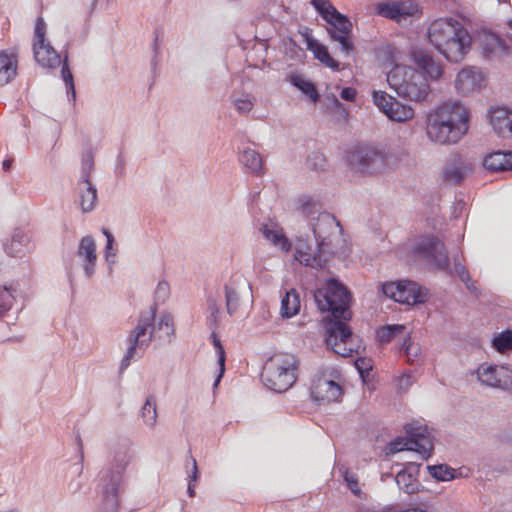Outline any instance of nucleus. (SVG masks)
<instances>
[{"label":"nucleus","instance_id":"nucleus-17","mask_svg":"<svg viewBox=\"0 0 512 512\" xmlns=\"http://www.w3.org/2000/svg\"><path fill=\"white\" fill-rule=\"evenodd\" d=\"M485 85V76L480 68L466 66L459 71L455 79V88L462 95H469Z\"/></svg>","mask_w":512,"mask_h":512},{"label":"nucleus","instance_id":"nucleus-64","mask_svg":"<svg viewBox=\"0 0 512 512\" xmlns=\"http://www.w3.org/2000/svg\"><path fill=\"white\" fill-rule=\"evenodd\" d=\"M7 341H21L19 337L8 338Z\"/></svg>","mask_w":512,"mask_h":512},{"label":"nucleus","instance_id":"nucleus-54","mask_svg":"<svg viewBox=\"0 0 512 512\" xmlns=\"http://www.w3.org/2000/svg\"><path fill=\"white\" fill-rule=\"evenodd\" d=\"M355 367L358 370L360 376L364 379L365 375H368L372 369L371 360L367 358H358L355 361Z\"/></svg>","mask_w":512,"mask_h":512},{"label":"nucleus","instance_id":"nucleus-15","mask_svg":"<svg viewBox=\"0 0 512 512\" xmlns=\"http://www.w3.org/2000/svg\"><path fill=\"white\" fill-rule=\"evenodd\" d=\"M121 485L120 473L107 472L99 482L101 494L100 512H118V493Z\"/></svg>","mask_w":512,"mask_h":512},{"label":"nucleus","instance_id":"nucleus-41","mask_svg":"<svg viewBox=\"0 0 512 512\" xmlns=\"http://www.w3.org/2000/svg\"><path fill=\"white\" fill-rule=\"evenodd\" d=\"M130 460H131V455L129 453V449L127 447H121L119 449V451H117L114 455V463H115L117 469L116 470L107 469V470L103 471L101 474L100 480L102 479L104 474L107 472L120 473V477L122 478V472L125 470V468L129 464Z\"/></svg>","mask_w":512,"mask_h":512},{"label":"nucleus","instance_id":"nucleus-16","mask_svg":"<svg viewBox=\"0 0 512 512\" xmlns=\"http://www.w3.org/2000/svg\"><path fill=\"white\" fill-rule=\"evenodd\" d=\"M352 332L343 321H334L326 328V343L338 355L352 356V348L346 346Z\"/></svg>","mask_w":512,"mask_h":512},{"label":"nucleus","instance_id":"nucleus-51","mask_svg":"<svg viewBox=\"0 0 512 512\" xmlns=\"http://www.w3.org/2000/svg\"><path fill=\"white\" fill-rule=\"evenodd\" d=\"M319 208V204L317 201L312 199L311 197H303L301 199V212L305 216H310L313 213L317 212Z\"/></svg>","mask_w":512,"mask_h":512},{"label":"nucleus","instance_id":"nucleus-57","mask_svg":"<svg viewBox=\"0 0 512 512\" xmlns=\"http://www.w3.org/2000/svg\"><path fill=\"white\" fill-rule=\"evenodd\" d=\"M116 174L118 176H123L125 174V161L120 155L117 157Z\"/></svg>","mask_w":512,"mask_h":512},{"label":"nucleus","instance_id":"nucleus-5","mask_svg":"<svg viewBox=\"0 0 512 512\" xmlns=\"http://www.w3.org/2000/svg\"><path fill=\"white\" fill-rule=\"evenodd\" d=\"M34 58L43 68L55 69L62 64L61 77L66 85L67 95L71 94L75 100L76 91L74 86L73 75L68 66V56L64 55L62 60L60 54L56 52L53 46L45 42V23L41 17L37 18L35 24V40L33 43Z\"/></svg>","mask_w":512,"mask_h":512},{"label":"nucleus","instance_id":"nucleus-47","mask_svg":"<svg viewBox=\"0 0 512 512\" xmlns=\"http://www.w3.org/2000/svg\"><path fill=\"white\" fill-rule=\"evenodd\" d=\"M102 233L106 237L105 259L112 265L115 263L117 255V249L114 247L115 238L113 234L106 228H102Z\"/></svg>","mask_w":512,"mask_h":512},{"label":"nucleus","instance_id":"nucleus-38","mask_svg":"<svg viewBox=\"0 0 512 512\" xmlns=\"http://www.w3.org/2000/svg\"><path fill=\"white\" fill-rule=\"evenodd\" d=\"M405 329V325L402 324L385 325L377 330V339L380 343H388L401 335Z\"/></svg>","mask_w":512,"mask_h":512},{"label":"nucleus","instance_id":"nucleus-46","mask_svg":"<svg viewBox=\"0 0 512 512\" xmlns=\"http://www.w3.org/2000/svg\"><path fill=\"white\" fill-rule=\"evenodd\" d=\"M207 309L209 312V315L207 316V323L209 327L217 326L219 322L220 308L217 299L212 295L207 296Z\"/></svg>","mask_w":512,"mask_h":512},{"label":"nucleus","instance_id":"nucleus-27","mask_svg":"<svg viewBox=\"0 0 512 512\" xmlns=\"http://www.w3.org/2000/svg\"><path fill=\"white\" fill-rule=\"evenodd\" d=\"M80 207L87 213L94 209L97 200V190L90 180H80L78 183Z\"/></svg>","mask_w":512,"mask_h":512},{"label":"nucleus","instance_id":"nucleus-39","mask_svg":"<svg viewBox=\"0 0 512 512\" xmlns=\"http://www.w3.org/2000/svg\"><path fill=\"white\" fill-rule=\"evenodd\" d=\"M427 470L437 481H450L455 478V470L447 464L429 465Z\"/></svg>","mask_w":512,"mask_h":512},{"label":"nucleus","instance_id":"nucleus-31","mask_svg":"<svg viewBox=\"0 0 512 512\" xmlns=\"http://www.w3.org/2000/svg\"><path fill=\"white\" fill-rule=\"evenodd\" d=\"M260 232L264 238L271 242L276 247H279L282 251L288 252L291 248V243L287 237L282 233V229L277 226L262 225Z\"/></svg>","mask_w":512,"mask_h":512},{"label":"nucleus","instance_id":"nucleus-13","mask_svg":"<svg viewBox=\"0 0 512 512\" xmlns=\"http://www.w3.org/2000/svg\"><path fill=\"white\" fill-rule=\"evenodd\" d=\"M382 291L388 298L407 305L422 304L428 298L427 289L409 280L386 282L382 284Z\"/></svg>","mask_w":512,"mask_h":512},{"label":"nucleus","instance_id":"nucleus-11","mask_svg":"<svg viewBox=\"0 0 512 512\" xmlns=\"http://www.w3.org/2000/svg\"><path fill=\"white\" fill-rule=\"evenodd\" d=\"M351 169L365 175H378L388 168V155L371 145L357 146L349 156Z\"/></svg>","mask_w":512,"mask_h":512},{"label":"nucleus","instance_id":"nucleus-36","mask_svg":"<svg viewBox=\"0 0 512 512\" xmlns=\"http://www.w3.org/2000/svg\"><path fill=\"white\" fill-rule=\"evenodd\" d=\"M290 82L302 93L307 95L313 102H317L319 100V94L315 85L312 82L306 80L301 75H291Z\"/></svg>","mask_w":512,"mask_h":512},{"label":"nucleus","instance_id":"nucleus-37","mask_svg":"<svg viewBox=\"0 0 512 512\" xmlns=\"http://www.w3.org/2000/svg\"><path fill=\"white\" fill-rule=\"evenodd\" d=\"M141 418L144 423L150 427L154 428L157 420V409H156V401L153 396L147 397L145 403L143 404L141 411Z\"/></svg>","mask_w":512,"mask_h":512},{"label":"nucleus","instance_id":"nucleus-30","mask_svg":"<svg viewBox=\"0 0 512 512\" xmlns=\"http://www.w3.org/2000/svg\"><path fill=\"white\" fill-rule=\"evenodd\" d=\"M300 295L294 288L285 292L281 300L280 313L283 318H291L300 311Z\"/></svg>","mask_w":512,"mask_h":512},{"label":"nucleus","instance_id":"nucleus-19","mask_svg":"<svg viewBox=\"0 0 512 512\" xmlns=\"http://www.w3.org/2000/svg\"><path fill=\"white\" fill-rule=\"evenodd\" d=\"M376 10L380 16L401 22L414 15L418 5L414 1H392L379 3Z\"/></svg>","mask_w":512,"mask_h":512},{"label":"nucleus","instance_id":"nucleus-49","mask_svg":"<svg viewBox=\"0 0 512 512\" xmlns=\"http://www.w3.org/2000/svg\"><path fill=\"white\" fill-rule=\"evenodd\" d=\"M170 287L166 281H159L155 290V301L157 304H163L169 298Z\"/></svg>","mask_w":512,"mask_h":512},{"label":"nucleus","instance_id":"nucleus-45","mask_svg":"<svg viewBox=\"0 0 512 512\" xmlns=\"http://www.w3.org/2000/svg\"><path fill=\"white\" fill-rule=\"evenodd\" d=\"M492 343L493 347L499 352L512 349V331L509 329L502 331L493 339Z\"/></svg>","mask_w":512,"mask_h":512},{"label":"nucleus","instance_id":"nucleus-34","mask_svg":"<svg viewBox=\"0 0 512 512\" xmlns=\"http://www.w3.org/2000/svg\"><path fill=\"white\" fill-rule=\"evenodd\" d=\"M308 50L312 51L314 57L321 63H323L325 66L333 70L339 69V63L331 57V55L328 52V49L318 41L310 40L308 42Z\"/></svg>","mask_w":512,"mask_h":512},{"label":"nucleus","instance_id":"nucleus-52","mask_svg":"<svg viewBox=\"0 0 512 512\" xmlns=\"http://www.w3.org/2000/svg\"><path fill=\"white\" fill-rule=\"evenodd\" d=\"M254 106L251 98L248 96L244 98H237L234 100V107L239 113H249Z\"/></svg>","mask_w":512,"mask_h":512},{"label":"nucleus","instance_id":"nucleus-24","mask_svg":"<svg viewBox=\"0 0 512 512\" xmlns=\"http://www.w3.org/2000/svg\"><path fill=\"white\" fill-rule=\"evenodd\" d=\"M490 124L493 130L500 136L511 135L512 111L503 107L492 108L489 111Z\"/></svg>","mask_w":512,"mask_h":512},{"label":"nucleus","instance_id":"nucleus-50","mask_svg":"<svg viewBox=\"0 0 512 512\" xmlns=\"http://www.w3.org/2000/svg\"><path fill=\"white\" fill-rule=\"evenodd\" d=\"M344 480H345L347 486L349 487L350 491L355 496H358V497L361 496L362 491L359 487V481H358L357 474L349 472V471H345Z\"/></svg>","mask_w":512,"mask_h":512},{"label":"nucleus","instance_id":"nucleus-43","mask_svg":"<svg viewBox=\"0 0 512 512\" xmlns=\"http://www.w3.org/2000/svg\"><path fill=\"white\" fill-rule=\"evenodd\" d=\"M400 350L404 352L407 361L410 363L418 360L421 355L419 344L412 342L409 334L405 336Z\"/></svg>","mask_w":512,"mask_h":512},{"label":"nucleus","instance_id":"nucleus-18","mask_svg":"<svg viewBox=\"0 0 512 512\" xmlns=\"http://www.w3.org/2000/svg\"><path fill=\"white\" fill-rule=\"evenodd\" d=\"M477 378L481 384L505 389L511 383L510 371L504 367L482 364L477 369Z\"/></svg>","mask_w":512,"mask_h":512},{"label":"nucleus","instance_id":"nucleus-4","mask_svg":"<svg viewBox=\"0 0 512 512\" xmlns=\"http://www.w3.org/2000/svg\"><path fill=\"white\" fill-rule=\"evenodd\" d=\"M387 82L399 97L409 101H424L430 93L425 74L410 66L393 67L387 74Z\"/></svg>","mask_w":512,"mask_h":512},{"label":"nucleus","instance_id":"nucleus-63","mask_svg":"<svg viewBox=\"0 0 512 512\" xmlns=\"http://www.w3.org/2000/svg\"><path fill=\"white\" fill-rule=\"evenodd\" d=\"M153 49H154V52H155V55H156L157 51H158L157 37L154 40Z\"/></svg>","mask_w":512,"mask_h":512},{"label":"nucleus","instance_id":"nucleus-8","mask_svg":"<svg viewBox=\"0 0 512 512\" xmlns=\"http://www.w3.org/2000/svg\"><path fill=\"white\" fill-rule=\"evenodd\" d=\"M313 297L321 312L331 313L337 321L350 319L352 297L349 290L338 280L328 279L323 287L315 290Z\"/></svg>","mask_w":512,"mask_h":512},{"label":"nucleus","instance_id":"nucleus-1","mask_svg":"<svg viewBox=\"0 0 512 512\" xmlns=\"http://www.w3.org/2000/svg\"><path fill=\"white\" fill-rule=\"evenodd\" d=\"M428 40L449 62H461L471 48V36L454 18H438L427 30Z\"/></svg>","mask_w":512,"mask_h":512},{"label":"nucleus","instance_id":"nucleus-9","mask_svg":"<svg viewBox=\"0 0 512 512\" xmlns=\"http://www.w3.org/2000/svg\"><path fill=\"white\" fill-rule=\"evenodd\" d=\"M156 307L140 314L137 324L126 338L127 350L120 363V371L125 370L135 358H140L139 352H143L151 343L156 334L155 328Z\"/></svg>","mask_w":512,"mask_h":512},{"label":"nucleus","instance_id":"nucleus-62","mask_svg":"<svg viewBox=\"0 0 512 512\" xmlns=\"http://www.w3.org/2000/svg\"><path fill=\"white\" fill-rule=\"evenodd\" d=\"M187 492L189 494L190 497H194L195 495V490H194V486L192 483H188V489H187Z\"/></svg>","mask_w":512,"mask_h":512},{"label":"nucleus","instance_id":"nucleus-26","mask_svg":"<svg viewBox=\"0 0 512 512\" xmlns=\"http://www.w3.org/2000/svg\"><path fill=\"white\" fill-rule=\"evenodd\" d=\"M483 166L492 172L512 170V152L491 153L485 157Z\"/></svg>","mask_w":512,"mask_h":512},{"label":"nucleus","instance_id":"nucleus-59","mask_svg":"<svg viewBox=\"0 0 512 512\" xmlns=\"http://www.w3.org/2000/svg\"><path fill=\"white\" fill-rule=\"evenodd\" d=\"M462 282L466 285V288L470 292H472V293H476L477 292V287L475 285V282L471 280V277H469V280H463Z\"/></svg>","mask_w":512,"mask_h":512},{"label":"nucleus","instance_id":"nucleus-23","mask_svg":"<svg viewBox=\"0 0 512 512\" xmlns=\"http://www.w3.org/2000/svg\"><path fill=\"white\" fill-rule=\"evenodd\" d=\"M419 468L420 465L418 464L408 463L404 469L397 473L395 481L400 490L407 494H414L418 491L420 485L417 480Z\"/></svg>","mask_w":512,"mask_h":512},{"label":"nucleus","instance_id":"nucleus-32","mask_svg":"<svg viewBox=\"0 0 512 512\" xmlns=\"http://www.w3.org/2000/svg\"><path fill=\"white\" fill-rule=\"evenodd\" d=\"M29 242L26 233L21 229H14L10 243H4L5 252L12 257H19L24 253V249Z\"/></svg>","mask_w":512,"mask_h":512},{"label":"nucleus","instance_id":"nucleus-10","mask_svg":"<svg viewBox=\"0 0 512 512\" xmlns=\"http://www.w3.org/2000/svg\"><path fill=\"white\" fill-rule=\"evenodd\" d=\"M414 253L432 263L438 270L450 275L455 273L461 281L469 280L470 274L466 267L454 258V268H450L448 253L444 244L434 236L422 239L415 247Z\"/></svg>","mask_w":512,"mask_h":512},{"label":"nucleus","instance_id":"nucleus-25","mask_svg":"<svg viewBox=\"0 0 512 512\" xmlns=\"http://www.w3.org/2000/svg\"><path fill=\"white\" fill-rule=\"evenodd\" d=\"M412 57L415 64L431 79H439L442 76V66L434 60L433 56L428 51L423 49L414 50Z\"/></svg>","mask_w":512,"mask_h":512},{"label":"nucleus","instance_id":"nucleus-20","mask_svg":"<svg viewBox=\"0 0 512 512\" xmlns=\"http://www.w3.org/2000/svg\"><path fill=\"white\" fill-rule=\"evenodd\" d=\"M245 288L251 289V286L242 276L233 275L225 283V305L226 311L230 316L238 311L240 306V293L241 290Z\"/></svg>","mask_w":512,"mask_h":512},{"label":"nucleus","instance_id":"nucleus-6","mask_svg":"<svg viewBox=\"0 0 512 512\" xmlns=\"http://www.w3.org/2000/svg\"><path fill=\"white\" fill-rule=\"evenodd\" d=\"M311 5L329 24L327 33L332 41L339 43L341 54L346 57L352 55L355 47L351 39L353 25L350 19L340 13L329 0H311Z\"/></svg>","mask_w":512,"mask_h":512},{"label":"nucleus","instance_id":"nucleus-40","mask_svg":"<svg viewBox=\"0 0 512 512\" xmlns=\"http://www.w3.org/2000/svg\"><path fill=\"white\" fill-rule=\"evenodd\" d=\"M13 285H4L0 288V318H2L11 308L15 300Z\"/></svg>","mask_w":512,"mask_h":512},{"label":"nucleus","instance_id":"nucleus-53","mask_svg":"<svg viewBox=\"0 0 512 512\" xmlns=\"http://www.w3.org/2000/svg\"><path fill=\"white\" fill-rule=\"evenodd\" d=\"M77 473H78L77 477L75 479H72L68 483V490L72 494L79 493L85 484V481L82 478V467L81 466L78 468Z\"/></svg>","mask_w":512,"mask_h":512},{"label":"nucleus","instance_id":"nucleus-21","mask_svg":"<svg viewBox=\"0 0 512 512\" xmlns=\"http://www.w3.org/2000/svg\"><path fill=\"white\" fill-rule=\"evenodd\" d=\"M342 396L341 386L333 380L318 378L311 387V397L316 402L337 401Z\"/></svg>","mask_w":512,"mask_h":512},{"label":"nucleus","instance_id":"nucleus-60","mask_svg":"<svg viewBox=\"0 0 512 512\" xmlns=\"http://www.w3.org/2000/svg\"><path fill=\"white\" fill-rule=\"evenodd\" d=\"M411 385V376L403 375L400 379V387H408Z\"/></svg>","mask_w":512,"mask_h":512},{"label":"nucleus","instance_id":"nucleus-44","mask_svg":"<svg viewBox=\"0 0 512 512\" xmlns=\"http://www.w3.org/2000/svg\"><path fill=\"white\" fill-rule=\"evenodd\" d=\"M211 339H212L213 345L216 348V353L218 355V364H219V374L214 382V387H216L219 384V382L224 374V371H225V351L221 344L220 339L218 338V336L216 335L215 332H212Z\"/></svg>","mask_w":512,"mask_h":512},{"label":"nucleus","instance_id":"nucleus-29","mask_svg":"<svg viewBox=\"0 0 512 512\" xmlns=\"http://www.w3.org/2000/svg\"><path fill=\"white\" fill-rule=\"evenodd\" d=\"M470 171V167L458 158L445 166L443 170V177L445 181L451 184H458Z\"/></svg>","mask_w":512,"mask_h":512},{"label":"nucleus","instance_id":"nucleus-61","mask_svg":"<svg viewBox=\"0 0 512 512\" xmlns=\"http://www.w3.org/2000/svg\"><path fill=\"white\" fill-rule=\"evenodd\" d=\"M12 165V159H6L3 161L2 166L5 171L9 170Z\"/></svg>","mask_w":512,"mask_h":512},{"label":"nucleus","instance_id":"nucleus-58","mask_svg":"<svg viewBox=\"0 0 512 512\" xmlns=\"http://www.w3.org/2000/svg\"><path fill=\"white\" fill-rule=\"evenodd\" d=\"M301 35L303 36L305 42H306V46L308 47V42L310 40L312 41H317L316 39H314V37L312 36L311 34V30L307 27L304 28V30L301 32Z\"/></svg>","mask_w":512,"mask_h":512},{"label":"nucleus","instance_id":"nucleus-12","mask_svg":"<svg viewBox=\"0 0 512 512\" xmlns=\"http://www.w3.org/2000/svg\"><path fill=\"white\" fill-rule=\"evenodd\" d=\"M407 437L397 438L389 444L392 453L403 450L415 451L423 460H427L433 451V442L427 431V427L408 424L405 426Z\"/></svg>","mask_w":512,"mask_h":512},{"label":"nucleus","instance_id":"nucleus-55","mask_svg":"<svg viewBox=\"0 0 512 512\" xmlns=\"http://www.w3.org/2000/svg\"><path fill=\"white\" fill-rule=\"evenodd\" d=\"M340 96L346 101H354L356 97V90L351 87H345L342 89Z\"/></svg>","mask_w":512,"mask_h":512},{"label":"nucleus","instance_id":"nucleus-3","mask_svg":"<svg viewBox=\"0 0 512 512\" xmlns=\"http://www.w3.org/2000/svg\"><path fill=\"white\" fill-rule=\"evenodd\" d=\"M312 231L317 243V252L310 253L297 250L296 259L303 265L320 269L325 267L327 259L324 254H333V238L342 234V227L336 217L330 213L323 212L318 215L312 223Z\"/></svg>","mask_w":512,"mask_h":512},{"label":"nucleus","instance_id":"nucleus-56","mask_svg":"<svg viewBox=\"0 0 512 512\" xmlns=\"http://www.w3.org/2000/svg\"><path fill=\"white\" fill-rule=\"evenodd\" d=\"M192 473L189 475V483L195 482L198 479V467L195 458L191 457Z\"/></svg>","mask_w":512,"mask_h":512},{"label":"nucleus","instance_id":"nucleus-22","mask_svg":"<svg viewBox=\"0 0 512 512\" xmlns=\"http://www.w3.org/2000/svg\"><path fill=\"white\" fill-rule=\"evenodd\" d=\"M77 255L83 260V269L86 277L91 278L95 272L97 254L96 243L92 236H84L77 249Z\"/></svg>","mask_w":512,"mask_h":512},{"label":"nucleus","instance_id":"nucleus-14","mask_svg":"<svg viewBox=\"0 0 512 512\" xmlns=\"http://www.w3.org/2000/svg\"><path fill=\"white\" fill-rule=\"evenodd\" d=\"M372 98L379 110L392 121L406 122L415 115L411 106L399 102L395 97L384 91H374Z\"/></svg>","mask_w":512,"mask_h":512},{"label":"nucleus","instance_id":"nucleus-42","mask_svg":"<svg viewBox=\"0 0 512 512\" xmlns=\"http://www.w3.org/2000/svg\"><path fill=\"white\" fill-rule=\"evenodd\" d=\"M482 47L486 54L495 53L504 49V42L494 33H484L482 36Z\"/></svg>","mask_w":512,"mask_h":512},{"label":"nucleus","instance_id":"nucleus-28","mask_svg":"<svg viewBox=\"0 0 512 512\" xmlns=\"http://www.w3.org/2000/svg\"><path fill=\"white\" fill-rule=\"evenodd\" d=\"M17 73V58L14 53L0 52V86L12 81Z\"/></svg>","mask_w":512,"mask_h":512},{"label":"nucleus","instance_id":"nucleus-2","mask_svg":"<svg viewBox=\"0 0 512 512\" xmlns=\"http://www.w3.org/2000/svg\"><path fill=\"white\" fill-rule=\"evenodd\" d=\"M468 130V111L460 102L439 106L427 118V137L436 144H454Z\"/></svg>","mask_w":512,"mask_h":512},{"label":"nucleus","instance_id":"nucleus-48","mask_svg":"<svg viewBox=\"0 0 512 512\" xmlns=\"http://www.w3.org/2000/svg\"><path fill=\"white\" fill-rule=\"evenodd\" d=\"M82 167H81V179L89 180L90 173L94 168V154L91 150H88L82 155Z\"/></svg>","mask_w":512,"mask_h":512},{"label":"nucleus","instance_id":"nucleus-33","mask_svg":"<svg viewBox=\"0 0 512 512\" xmlns=\"http://www.w3.org/2000/svg\"><path fill=\"white\" fill-rule=\"evenodd\" d=\"M239 161L253 173H259L262 170V157L250 147H246L240 152Z\"/></svg>","mask_w":512,"mask_h":512},{"label":"nucleus","instance_id":"nucleus-7","mask_svg":"<svg viewBox=\"0 0 512 512\" xmlns=\"http://www.w3.org/2000/svg\"><path fill=\"white\" fill-rule=\"evenodd\" d=\"M297 366L298 362L293 354H275L264 364L262 381L272 391L285 392L296 381Z\"/></svg>","mask_w":512,"mask_h":512},{"label":"nucleus","instance_id":"nucleus-35","mask_svg":"<svg viewBox=\"0 0 512 512\" xmlns=\"http://www.w3.org/2000/svg\"><path fill=\"white\" fill-rule=\"evenodd\" d=\"M155 337L167 342H171L174 335L173 317L169 313H163L157 323H155Z\"/></svg>","mask_w":512,"mask_h":512}]
</instances>
